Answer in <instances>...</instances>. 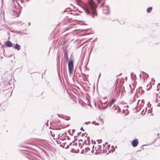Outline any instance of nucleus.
Returning a JSON list of instances; mask_svg holds the SVG:
<instances>
[{
  "label": "nucleus",
  "mask_w": 160,
  "mask_h": 160,
  "mask_svg": "<svg viewBox=\"0 0 160 160\" xmlns=\"http://www.w3.org/2000/svg\"><path fill=\"white\" fill-rule=\"evenodd\" d=\"M98 1V3H99L100 2L101 0H97Z\"/></svg>",
  "instance_id": "6ab92c4d"
},
{
  "label": "nucleus",
  "mask_w": 160,
  "mask_h": 160,
  "mask_svg": "<svg viewBox=\"0 0 160 160\" xmlns=\"http://www.w3.org/2000/svg\"><path fill=\"white\" fill-rule=\"evenodd\" d=\"M100 102H101V104H102V108H106L108 106V104L106 106H104L103 105V104H105V103H106V102H102V101H101Z\"/></svg>",
  "instance_id": "6e6552de"
},
{
  "label": "nucleus",
  "mask_w": 160,
  "mask_h": 160,
  "mask_svg": "<svg viewBox=\"0 0 160 160\" xmlns=\"http://www.w3.org/2000/svg\"><path fill=\"white\" fill-rule=\"evenodd\" d=\"M152 7H149L147 9V11L148 13H149L151 12L152 9Z\"/></svg>",
  "instance_id": "9d476101"
},
{
  "label": "nucleus",
  "mask_w": 160,
  "mask_h": 160,
  "mask_svg": "<svg viewBox=\"0 0 160 160\" xmlns=\"http://www.w3.org/2000/svg\"><path fill=\"white\" fill-rule=\"evenodd\" d=\"M142 104H143H143L142 103V105H142Z\"/></svg>",
  "instance_id": "393cba45"
},
{
  "label": "nucleus",
  "mask_w": 160,
  "mask_h": 160,
  "mask_svg": "<svg viewBox=\"0 0 160 160\" xmlns=\"http://www.w3.org/2000/svg\"><path fill=\"white\" fill-rule=\"evenodd\" d=\"M89 148H85V150H86V151H88L89 150Z\"/></svg>",
  "instance_id": "a211bd4d"
},
{
  "label": "nucleus",
  "mask_w": 160,
  "mask_h": 160,
  "mask_svg": "<svg viewBox=\"0 0 160 160\" xmlns=\"http://www.w3.org/2000/svg\"><path fill=\"white\" fill-rule=\"evenodd\" d=\"M97 6L93 1L92 0L83 7V9L87 14L92 15L93 18L97 15L96 8Z\"/></svg>",
  "instance_id": "f257e3e1"
},
{
  "label": "nucleus",
  "mask_w": 160,
  "mask_h": 160,
  "mask_svg": "<svg viewBox=\"0 0 160 160\" xmlns=\"http://www.w3.org/2000/svg\"><path fill=\"white\" fill-rule=\"evenodd\" d=\"M128 88L130 89V90L131 91V92L132 91V88H131V85H129L128 86Z\"/></svg>",
  "instance_id": "2eb2a0df"
},
{
  "label": "nucleus",
  "mask_w": 160,
  "mask_h": 160,
  "mask_svg": "<svg viewBox=\"0 0 160 160\" xmlns=\"http://www.w3.org/2000/svg\"><path fill=\"white\" fill-rule=\"evenodd\" d=\"M92 123L93 124H95V125H99V124L98 123V122H96L95 121H93L92 122Z\"/></svg>",
  "instance_id": "9b49d317"
},
{
  "label": "nucleus",
  "mask_w": 160,
  "mask_h": 160,
  "mask_svg": "<svg viewBox=\"0 0 160 160\" xmlns=\"http://www.w3.org/2000/svg\"><path fill=\"white\" fill-rule=\"evenodd\" d=\"M68 67L69 73L70 74H72V73L73 68V62L72 60L68 62Z\"/></svg>",
  "instance_id": "f03ea898"
},
{
  "label": "nucleus",
  "mask_w": 160,
  "mask_h": 160,
  "mask_svg": "<svg viewBox=\"0 0 160 160\" xmlns=\"http://www.w3.org/2000/svg\"><path fill=\"white\" fill-rule=\"evenodd\" d=\"M110 145H108L107 147H106V148H105V150H106V151H107V150H109V147H110Z\"/></svg>",
  "instance_id": "ddd939ff"
},
{
  "label": "nucleus",
  "mask_w": 160,
  "mask_h": 160,
  "mask_svg": "<svg viewBox=\"0 0 160 160\" xmlns=\"http://www.w3.org/2000/svg\"><path fill=\"white\" fill-rule=\"evenodd\" d=\"M138 143V139L136 138H135L131 142V144L132 146L135 147L137 146Z\"/></svg>",
  "instance_id": "7ed1b4c3"
},
{
  "label": "nucleus",
  "mask_w": 160,
  "mask_h": 160,
  "mask_svg": "<svg viewBox=\"0 0 160 160\" xmlns=\"http://www.w3.org/2000/svg\"><path fill=\"white\" fill-rule=\"evenodd\" d=\"M157 100L158 102V101H160V97L159 96H157Z\"/></svg>",
  "instance_id": "f8f14e48"
},
{
  "label": "nucleus",
  "mask_w": 160,
  "mask_h": 160,
  "mask_svg": "<svg viewBox=\"0 0 160 160\" xmlns=\"http://www.w3.org/2000/svg\"><path fill=\"white\" fill-rule=\"evenodd\" d=\"M81 130H83V128L82 127H81Z\"/></svg>",
  "instance_id": "aec40b11"
},
{
  "label": "nucleus",
  "mask_w": 160,
  "mask_h": 160,
  "mask_svg": "<svg viewBox=\"0 0 160 160\" xmlns=\"http://www.w3.org/2000/svg\"><path fill=\"white\" fill-rule=\"evenodd\" d=\"M28 24L29 25H30V22H29V23H28Z\"/></svg>",
  "instance_id": "4be33fe9"
},
{
  "label": "nucleus",
  "mask_w": 160,
  "mask_h": 160,
  "mask_svg": "<svg viewBox=\"0 0 160 160\" xmlns=\"http://www.w3.org/2000/svg\"><path fill=\"white\" fill-rule=\"evenodd\" d=\"M140 77H142V75H141V74H140Z\"/></svg>",
  "instance_id": "412c9836"
},
{
  "label": "nucleus",
  "mask_w": 160,
  "mask_h": 160,
  "mask_svg": "<svg viewBox=\"0 0 160 160\" xmlns=\"http://www.w3.org/2000/svg\"><path fill=\"white\" fill-rule=\"evenodd\" d=\"M104 5V4H102V6L103 7Z\"/></svg>",
  "instance_id": "5701e85b"
},
{
  "label": "nucleus",
  "mask_w": 160,
  "mask_h": 160,
  "mask_svg": "<svg viewBox=\"0 0 160 160\" xmlns=\"http://www.w3.org/2000/svg\"><path fill=\"white\" fill-rule=\"evenodd\" d=\"M133 96L134 98V95H133Z\"/></svg>",
  "instance_id": "b1692460"
},
{
  "label": "nucleus",
  "mask_w": 160,
  "mask_h": 160,
  "mask_svg": "<svg viewBox=\"0 0 160 160\" xmlns=\"http://www.w3.org/2000/svg\"><path fill=\"white\" fill-rule=\"evenodd\" d=\"M142 75L144 77L143 78L144 79H145V78L147 79V78H148V75L146 73L142 72Z\"/></svg>",
  "instance_id": "0eeeda50"
},
{
  "label": "nucleus",
  "mask_w": 160,
  "mask_h": 160,
  "mask_svg": "<svg viewBox=\"0 0 160 160\" xmlns=\"http://www.w3.org/2000/svg\"><path fill=\"white\" fill-rule=\"evenodd\" d=\"M113 104V103H112V102H111L110 104H109V107H111Z\"/></svg>",
  "instance_id": "dca6fc26"
},
{
  "label": "nucleus",
  "mask_w": 160,
  "mask_h": 160,
  "mask_svg": "<svg viewBox=\"0 0 160 160\" xmlns=\"http://www.w3.org/2000/svg\"><path fill=\"white\" fill-rule=\"evenodd\" d=\"M113 104V103H112V102H111L110 104H109V107H111Z\"/></svg>",
  "instance_id": "f3484780"
},
{
  "label": "nucleus",
  "mask_w": 160,
  "mask_h": 160,
  "mask_svg": "<svg viewBox=\"0 0 160 160\" xmlns=\"http://www.w3.org/2000/svg\"><path fill=\"white\" fill-rule=\"evenodd\" d=\"M115 101H116V100L114 99H113L112 100L111 102H112V103H113Z\"/></svg>",
  "instance_id": "4468645a"
},
{
  "label": "nucleus",
  "mask_w": 160,
  "mask_h": 160,
  "mask_svg": "<svg viewBox=\"0 0 160 160\" xmlns=\"http://www.w3.org/2000/svg\"><path fill=\"white\" fill-rule=\"evenodd\" d=\"M5 45L9 47H11L13 46V44L10 41H7L6 42Z\"/></svg>",
  "instance_id": "39448f33"
},
{
  "label": "nucleus",
  "mask_w": 160,
  "mask_h": 160,
  "mask_svg": "<svg viewBox=\"0 0 160 160\" xmlns=\"http://www.w3.org/2000/svg\"><path fill=\"white\" fill-rule=\"evenodd\" d=\"M103 12L105 14L109 13V8L108 6L104 7L103 8Z\"/></svg>",
  "instance_id": "20e7f679"
},
{
  "label": "nucleus",
  "mask_w": 160,
  "mask_h": 160,
  "mask_svg": "<svg viewBox=\"0 0 160 160\" xmlns=\"http://www.w3.org/2000/svg\"><path fill=\"white\" fill-rule=\"evenodd\" d=\"M146 111L147 109L146 108H145V109H143L142 111L141 112V114L143 115H144L146 112Z\"/></svg>",
  "instance_id": "1a4fd4ad"
},
{
  "label": "nucleus",
  "mask_w": 160,
  "mask_h": 160,
  "mask_svg": "<svg viewBox=\"0 0 160 160\" xmlns=\"http://www.w3.org/2000/svg\"><path fill=\"white\" fill-rule=\"evenodd\" d=\"M13 48L16 49L18 50H19L20 49V46L18 44L16 43L13 46Z\"/></svg>",
  "instance_id": "423d86ee"
}]
</instances>
